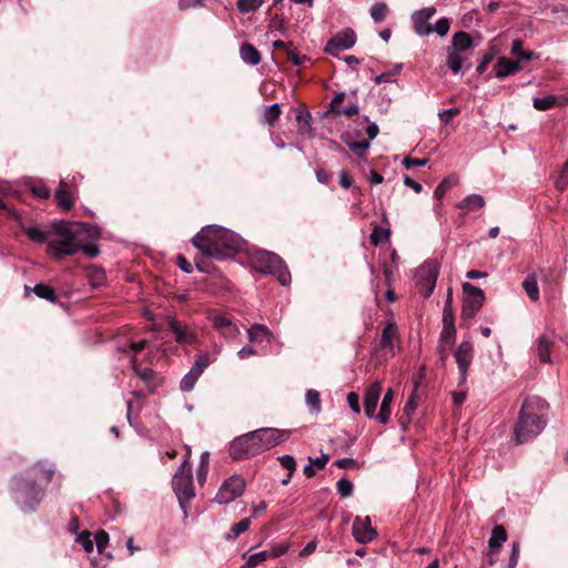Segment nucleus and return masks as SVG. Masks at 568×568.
I'll return each mask as SVG.
<instances>
[{
	"mask_svg": "<svg viewBox=\"0 0 568 568\" xmlns=\"http://www.w3.org/2000/svg\"><path fill=\"white\" fill-rule=\"evenodd\" d=\"M352 532L355 540L359 544H367L377 535L376 530L372 527L368 516L365 518L356 517L353 523Z\"/></svg>",
	"mask_w": 568,
	"mask_h": 568,
	"instance_id": "2eb2a0df",
	"label": "nucleus"
},
{
	"mask_svg": "<svg viewBox=\"0 0 568 568\" xmlns=\"http://www.w3.org/2000/svg\"><path fill=\"white\" fill-rule=\"evenodd\" d=\"M80 250H82L84 252V254L89 257H97L100 253V250L95 244H85V245L81 244Z\"/></svg>",
	"mask_w": 568,
	"mask_h": 568,
	"instance_id": "338daca9",
	"label": "nucleus"
},
{
	"mask_svg": "<svg viewBox=\"0 0 568 568\" xmlns=\"http://www.w3.org/2000/svg\"><path fill=\"white\" fill-rule=\"evenodd\" d=\"M189 457L190 449H187L185 459L181 463L172 479L173 490L184 514H186L189 503L195 496L192 471L189 467Z\"/></svg>",
	"mask_w": 568,
	"mask_h": 568,
	"instance_id": "423d86ee",
	"label": "nucleus"
},
{
	"mask_svg": "<svg viewBox=\"0 0 568 568\" xmlns=\"http://www.w3.org/2000/svg\"><path fill=\"white\" fill-rule=\"evenodd\" d=\"M210 321L216 329H230L232 333L237 332V327L232 323L231 318L224 315L214 314L210 316Z\"/></svg>",
	"mask_w": 568,
	"mask_h": 568,
	"instance_id": "c756f323",
	"label": "nucleus"
},
{
	"mask_svg": "<svg viewBox=\"0 0 568 568\" xmlns=\"http://www.w3.org/2000/svg\"><path fill=\"white\" fill-rule=\"evenodd\" d=\"M518 557H519V544L514 542L513 548H511V555H510L509 562H508L509 568L516 567V565L518 562Z\"/></svg>",
	"mask_w": 568,
	"mask_h": 568,
	"instance_id": "774afa93",
	"label": "nucleus"
},
{
	"mask_svg": "<svg viewBox=\"0 0 568 568\" xmlns=\"http://www.w3.org/2000/svg\"><path fill=\"white\" fill-rule=\"evenodd\" d=\"M290 436L291 430L260 428L233 439L229 453L234 460L247 459L277 446Z\"/></svg>",
	"mask_w": 568,
	"mask_h": 568,
	"instance_id": "f03ea898",
	"label": "nucleus"
},
{
	"mask_svg": "<svg viewBox=\"0 0 568 568\" xmlns=\"http://www.w3.org/2000/svg\"><path fill=\"white\" fill-rule=\"evenodd\" d=\"M346 144L348 149L358 156L364 155L366 150H368L371 146L369 140L347 141Z\"/></svg>",
	"mask_w": 568,
	"mask_h": 568,
	"instance_id": "c03bdc74",
	"label": "nucleus"
},
{
	"mask_svg": "<svg viewBox=\"0 0 568 568\" xmlns=\"http://www.w3.org/2000/svg\"><path fill=\"white\" fill-rule=\"evenodd\" d=\"M192 243L204 256L216 260L229 258L246 245L239 234L215 224L203 226Z\"/></svg>",
	"mask_w": 568,
	"mask_h": 568,
	"instance_id": "f257e3e1",
	"label": "nucleus"
},
{
	"mask_svg": "<svg viewBox=\"0 0 568 568\" xmlns=\"http://www.w3.org/2000/svg\"><path fill=\"white\" fill-rule=\"evenodd\" d=\"M305 403L311 414H318L321 407V395L316 389H308L305 394Z\"/></svg>",
	"mask_w": 568,
	"mask_h": 568,
	"instance_id": "7c9ffc66",
	"label": "nucleus"
},
{
	"mask_svg": "<svg viewBox=\"0 0 568 568\" xmlns=\"http://www.w3.org/2000/svg\"><path fill=\"white\" fill-rule=\"evenodd\" d=\"M170 331L174 334V339L181 345H195L199 343L197 333L187 324H183L176 318L170 317L168 321Z\"/></svg>",
	"mask_w": 568,
	"mask_h": 568,
	"instance_id": "4468645a",
	"label": "nucleus"
},
{
	"mask_svg": "<svg viewBox=\"0 0 568 568\" xmlns=\"http://www.w3.org/2000/svg\"><path fill=\"white\" fill-rule=\"evenodd\" d=\"M454 357L458 367L459 385L467 379V372L474 358V347L469 341L462 342L454 353Z\"/></svg>",
	"mask_w": 568,
	"mask_h": 568,
	"instance_id": "9b49d317",
	"label": "nucleus"
},
{
	"mask_svg": "<svg viewBox=\"0 0 568 568\" xmlns=\"http://www.w3.org/2000/svg\"><path fill=\"white\" fill-rule=\"evenodd\" d=\"M281 113V105L278 103H273L264 110L262 121L268 125H273L280 118Z\"/></svg>",
	"mask_w": 568,
	"mask_h": 568,
	"instance_id": "473e14b6",
	"label": "nucleus"
},
{
	"mask_svg": "<svg viewBox=\"0 0 568 568\" xmlns=\"http://www.w3.org/2000/svg\"><path fill=\"white\" fill-rule=\"evenodd\" d=\"M77 541L79 544H81V546L83 547V549L87 551V552H91L93 551V548H94V542L91 538V534L88 532V531H83L81 534H78L77 536Z\"/></svg>",
	"mask_w": 568,
	"mask_h": 568,
	"instance_id": "09e8293b",
	"label": "nucleus"
},
{
	"mask_svg": "<svg viewBox=\"0 0 568 568\" xmlns=\"http://www.w3.org/2000/svg\"><path fill=\"white\" fill-rule=\"evenodd\" d=\"M290 549V544H278V545H274L272 546L271 550H268L270 552V558H278L283 555H285Z\"/></svg>",
	"mask_w": 568,
	"mask_h": 568,
	"instance_id": "4d7b16f0",
	"label": "nucleus"
},
{
	"mask_svg": "<svg viewBox=\"0 0 568 568\" xmlns=\"http://www.w3.org/2000/svg\"><path fill=\"white\" fill-rule=\"evenodd\" d=\"M494 69L496 78L504 79L508 75L519 72L521 68L518 62L501 57L497 60Z\"/></svg>",
	"mask_w": 568,
	"mask_h": 568,
	"instance_id": "a211bd4d",
	"label": "nucleus"
},
{
	"mask_svg": "<svg viewBox=\"0 0 568 568\" xmlns=\"http://www.w3.org/2000/svg\"><path fill=\"white\" fill-rule=\"evenodd\" d=\"M281 465L288 470V473L293 474L296 468V463L293 456L283 455L278 457Z\"/></svg>",
	"mask_w": 568,
	"mask_h": 568,
	"instance_id": "5fc2aeb1",
	"label": "nucleus"
},
{
	"mask_svg": "<svg viewBox=\"0 0 568 568\" xmlns=\"http://www.w3.org/2000/svg\"><path fill=\"white\" fill-rule=\"evenodd\" d=\"M11 490L16 504L23 513L34 511L42 498V490L36 481L24 476L12 478Z\"/></svg>",
	"mask_w": 568,
	"mask_h": 568,
	"instance_id": "39448f33",
	"label": "nucleus"
},
{
	"mask_svg": "<svg viewBox=\"0 0 568 568\" xmlns=\"http://www.w3.org/2000/svg\"><path fill=\"white\" fill-rule=\"evenodd\" d=\"M356 43V33L347 28L337 32L325 45V52L338 55L341 51L348 50Z\"/></svg>",
	"mask_w": 568,
	"mask_h": 568,
	"instance_id": "f8f14e48",
	"label": "nucleus"
},
{
	"mask_svg": "<svg viewBox=\"0 0 568 568\" xmlns=\"http://www.w3.org/2000/svg\"><path fill=\"white\" fill-rule=\"evenodd\" d=\"M31 192L39 199H49L50 190L42 183L37 182L31 186Z\"/></svg>",
	"mask_w": 568,
	"mask_h": 568,
	"instance_id": "603ef678",
	"label": "nucleus"
},
{
	"mask_svg": "<svg viewBox=\"0 0 568 568\" xmlns=\"http://www.w3.org/2000/svg\"><path fill=\"white\" fill-rule=\"evenodd\" d=\"M240 55L243 62L250 65H256L261 62L260 52L250 43H244L241 45Z\"/></svg>",
	"mask_w": 568,
	"mask_h": 568,
	"instance_id": "5701e85b",
	"label": "nucleus"
},
{
	"mask_svg": "<svg viewBox=\"0 0 568 568\" xmlns=\"http://www.w3.org/2000/svg\"><path fill=\"white\" fill-rule=\"evenodd\" d=\"M439 274V264L435 260L425 261L414 274L417 290L424 297H429L434 292Z\"/></svg>",
	"mask_w": 568,
	"mask_h": 568,
	"instance_id": "6e6552de",
	"label": "nucleus"
},
{
	"mask_svg": "<svg viewBox=\"0 0 568 568\" xmlns=\"http://www.w3.org/2000/svg\"><path fill=\"white\" fill-rule=\"evenodd\" d=\"M131 365H132V369L133 372L144 382H150L153 379L154 377V372L150 368H143V369H139L138 368V365H136V359L135 357H133L131 359Z\"/></svg>",
	"mask_w": 568,
	"mask_h": 568,
	"instance_id": "de8ad7c7",
	"label": "nucleus"
},
{
	"mask_svg": "<svg viewBox=\"0 0 568 568\" xmlns=\"http://www.w3.org/2000/svg\"><path fill=\"white\" fill-rule=\"evenodd\" d=\"M484 205L485 199L481 195L470 194L458 204V207L466 212H471L481 209Z\"/></svg>",
	"mask_w": 568,
	"mask_h": 568,
	"instance_id": "a878e982",
	"label": "nucleus"
},
{
	"mask_svg": "<svg viewBox=\"0 0 568 568\" xmlns=\"http://www.w3.org/2000/svg\"><path fill=\"white\" fill-rule=\"evenodd\" d=\"M33 293L40 297V298H43V300H47L49 302H54L55 301V293L53 291V288L47 284H37L34 287H33Z\"/></svg>",
	"mask_w": 568,
	"mask_h": 568,
	"instance_id": "ea45409f",
	"label": "nucleus"
},
{
	"mask_svg": "<svg viewBox=\"0 0 568 568\" xmlns=\"http://www.w3.org/2000/svg\"><path fill=\"white\" fill-rule=\"evenodd\" d=\"M247 336H248L250 342L266 341V342L271 343L273 339L272 332L268 329L267 326H265L263 324H253L247 329Z\"/></svg>",
	"mask_w": 568,
	"mask_h": 568,
	"instance_id": "412c9836",
	"label": "nucleus"
},
{
	"mask_svg": "<svg viewBox=\"0 0 568 568\" xmlns=\"http://www.w3.org/2000/svg\"><path fill=\"white\" fill-rule=\"evenodd\" d=\"M253 263L258 272L272 274L277 281L286 286L291 283V273L284 261L275 253L268 251H258L253 256Z\"/></svg>",
	"mask_w": 568,
	"mask_h": 568,
	"instance_id": "0eeeda50",
	"label": "nucleus"
},
{
	"mask_svg": "<svg viewBox=\"0 0 568 568\" xmlns=\"http://www.w3.org/2000/svg\"><path fill=\"white\" fill-rule=\"evenodd\" d=\"M435 13L436 9L434 7L424 8L413 13L412 20L414 23L415 32L418 36H428L433 31V29L428 26V22Z\"/></svg>",
	"mask_w": 568,
	"mask_h": 568,
	"instance_id": "f3484780",
	"label": "nucleus"
},
{
	"mask_svg": "<svg viewBox=\"0 0 568 568\" xmlns=\"http://www.w3.org/2000/svg\"><path fill=\"white\" fill-rule=\"evenodd\" d=\"M27 236L37 243H43L48 239L47 232L39 225H31L24 229Z\"/></svg>",
	"mask_w": 568,
	"mask_h": 568,
	"instance_id": "e433bc0d",
	"label": "nucleus"
},
{
	"mask_svg": "<svg viewBox=\"0 0 568 568\" xmlns=\"http://www.w3.org/2000/svg\"><path fill=\"white\" fill-rule=\"evenodd\" d=\"M55 200L58 206L64 211L70 210L74 204L73 196L68 190V185L64 180L60 181L59 187L55 191Z\"/></svg>",
	"mask_w": 568,
	"mask_h": 568,
	"instance_id": "6ab92c4d",
	"label": "nucleus"
},
{
	"mask_svg": "<svg viewBox=\"0 0 568 568\" xmlns=\"http://www.w3.org/2000/svg\"><path fill=\"white\" fill-rule=\"evenodd\" d=\"M557 100L558 97L551 94L542 98H535L532 105L538 111H547L557 105Z\"/></svg>",
	"mask_w": 568,
	"mask_h": 568,
	"instance_id": "c9c22d12",
	"label": "nucleus"
},
{
	"mask_svg": "<svg viewBox=\"0 0 568 568\" xmlns=\"http://www.w3.org/2000/svg\"><path fill=\"white\" fill-rule=\"evenodd\" d=\"M459 114V109L457 108H450V109H446V110H443L438 113V116L440 119V121L445 124H448L450 119L455 115Z\"/></svg>",
	"mask_w": 568,
	"mask_h": 568,
	"instance_id": "bf43d9fd",
	"label": "nucleus"
},
{
	"mask_svg": "<svg viewBox=\"0 0 568 568\" xmlns=\"http://www.w3.org/2000/svg\"><path fill=\"white\" fill-rule=\"evenodd\" d=\"M397 335V326L394 323L387 324L382 333V339L381 343L383 346L393 348L394 346V339Z\"/></svg>",
	"mask_w": 568,
	"mask_h": 568,
	"instance_id": "f704fd0d",
	"label": "nucleus"
},
{
	"mask_svg": "<svg viewBox=\"0 0 568 568\" xmlns=\"http://www.w3.org/2000/svg\"><path fill=\"white\" fill-rule=\"evenodd\" d=\"M389 231L381 226H375L371 233L369 240L374 245L386 243L389 240Z\"/></svg>",
	"mask_w": 568,
	"mask_h": 568,
	"instance_id": "a19ab883",
	"label": "nucleus"
},
{
	"mask_svg": "<svg viewBox=\"0 0 568 568\" xmlns=\"http://www.w3.org/2000/svg\"><path fill=\"white\" fill-rule=\"evenodd\" d=\"M458 183V178L456 175H449L446 179H444L435 189L434 196L440 201L446 192L455 186Z\"/></svg>",
	"mask_w": 568,
	"mask_h": 568,
	"instance_id": "2f4dec72",
	"label": "nucleus"
},
{
	"mask_svg": "<svg viewBox=\"0 0 568 568\" xmlns=\"http://www.w3.org/2000/svg\"><path fill=\"white\" fill-rule=\"evenodd\" d=\"M463 292L464 301L462 315L464 318L470 320L475 317L481 308L485 301V294L481 288L474 286L470 283L463 284Z\"/></svg>",
	"mask_w": 568,
	"mask_h": 568,
	"instance_id": "1a4fd4ad",
	"label": "nucleus"
},
{
	"mask_svg": "<svg viewBox=\"0 0 568 568\" xmlns=\"http://www.w3.org/2000/svg\"><path fill=\"white\" fill-rule=\"evenodd\" d=\"M452 291L447 293L445 306L443 311V322H450L453 320V312H452Z\"/></svg>",
	"mask_w": 568,
	"mask_h": 568,
	"instance_id": "13d9d810",
	"label": "nucleus"
},
{
	"mask_svg": "<svg viewBox=\"0 0 568 568\" xmlns=\"http://www.w3.org/2000/svg\"><path fill=\"white\" fill-rule=\"evenodd\" d=\"M495 51L490 49L488 52L484 54L480 62L477 64L476 72L481 74L487 70L488 64L494 60Z\"/></svg>",
	"mask_w": 568,
	"mask_h": 568,
	"instance_id": "8fccbe9b",
	"label": "nucleus"
},
{
	"mask_svg": "<svg viewBox=\"0 0 568 568\" xmlns=\"http://www.w3.org/2000/svg\"><path fill=\"white\" fill-rule=\"evenodd\" d=\"M568 186V170L566 169V164L562 168V171L560 172L557 181H556V187L559 191H564Z\"/></svg>",
	"mask_w": 568,
	"mask_h": 568,
	"instance_id": "052dcab7",
	"label": "nucleus"
},
{
	"mask_svg": "<svg viewBox=\"0 0 568 568\" xmlns=\"http://www.w3.org/2000/svg\"><path fill=\"white\" fill-rule=\"evenodd\" d=\"M336 487H337L338 494L343 498L349 497L353 494V489H354L353 483L351 480H348L347 478L338 479Z\"/></svg>",
	"mask_w": 568,
	"mask_h": 568,
	"instance_id": "49530a36",
	"label": "nucleus"
},
{
	"mask_svg": "<svg viewBox=\"0 0 568 568\" xmlns=\"http://www.w3.org/2000/svg\"><path fill=\"white\" fill-rule=\"evenodd\" d=\"M415 394H412L403 407V416L399 419L400 426L405 429L410 423L412 415L416 410Z\"/></svg>",
	"mask_w": 568,
	"mask_h": 568,
	"instance_id": "c85d7f7f",
	"label": "nucleus"
},
{
	"mask_svg": "<svg viewBox=\"0 0 568 568\" xmlns=\"http://www.w3.org/2000/svg\"><path fill=\"white\" fill-rule=\"evenodd\" d=\"M428 160L427 159H410V158H406L404 160V165L406 169H410V168H414V166H425L427 164Z\"/></svg>",
	"mask_w": 568,
	"mask_h": 568,
	"instance_id": "e2e57ef3",
	"label": "nucleus"
},
{
	"mask_svg": "<svg viewBox=\"0 0 568 568\" xmlns=\"http://www.w3.org/2000/svg\"><path fill=\"white\" fill-rule=\"evenodd\" d=\"M474 45L473 38L465 31H458L453 36L450 48L464 52Z\"/></svg>",
	"mask_w": 568,
	"mask_h": 568,
	"instance_id": "4be33fe9",
	"label": "nucleus"
},
{
	"mask_svg": "<svg viewBox=\"0 0 568 568\" xmlns=\"http://www.w3.org/2000/svg\"><path fill=\"white\" fill-rule=\"evenodd\" d=\"M548 404L538 396L524 400L518 423L515 427V437L518 444H524L537 437L547 424Z\"/></svg>",
	"mask_w": 568,
	"mask_h": 568,
	"instance_id": "20e7f679",
	"label": "nucleus"
},
{
	"mask_svg": "<svg viewBox=\"0 0 568 568\" xmlns=\"http://www.w3.org/2000/svg\"><path fill=\"white\" fill-rule=\"evenodd\" d=\"M507 540V531L506 529L498 525L493 528L491 536L488 540V545L490 550H497L501 547V545Z\"/></svg>",
	"mask_w": 568,
	"mask_h": 568,
	"instance_id": "bb28decb",
	"label": "nucleus"
},
{
	"mask_svg": "<svg viewBox=\"0 0 568 568\" xmlns=\"http://www.w3.org/2000/svg\"><path fill=\"white\" fill-rule=\"evenodd\" d=\"M387 13V6L384 2H377L371 8V17L375 22L383 21Z\"/></svg>",
	"mask_w": 568,
	"mask_h": 568,
	"instance_id": "a18cd8bd",
	"label": "nucleus"
},
{
	"mask_svg": "<svg viewBox=\"0 0 568 568\" xmlns=\"http://www.w3.org/2000/svg\"><path fill=\"white\" fill-rule=\"evenodd\" d=\"M552 342L545 335L538 337L536 342V352L542 363H550V349Z\"/></svg>",
	"mask_w": 568,
	"mask_h": 568,
	"instance_id": "b1692460",
	"label": "nucleus"
},
{
	"mask_svg": "<svg viewBox=\"0 0 568 568\" xmlns=\"http://www.w3.org/2000/svg\"><path fill=\"white\" fill-rule=\"evenodd\" d=\"M270 558L268 550H262L247 557L242 568H255Z\"/></svg>",
	"mask_w": 568,
	"mask_h": 568,
	"instance_id": "4c0bfd02",
	"label": "nucleus"
},
{
	"mask_svg": "<svg viewBox=\"0 0 568 568\" xmlns=\"http://www.w3.org/2000/svg\"><path fill=\"white\" fill-rule=\"evenodd\" d=\"M393 398H394V393H393V389L389 388L387 389V392L385 393L383 399H382V404H381V408H379V412L377 413L376 415V419L381 423V424H387L390 419V415H392V403H393Z\"/></svg>",
	"mask_w": 568,
	"mask_h": 568,
	"instance_id": "aec40b11",
	"label": "nucleus"
},
{
	"mask_svg": "<svg viewBox=\"0 0 568 568\" xmlns=\"http://www.w3.org/2000/svg\"><path fill=\"white\" fill-rule=\"evenodd\" d=\"M88 281L93 288L102 287L106 282V275L103 268L93 266L88 270Z\"/></svg>",
	"mask_w": 568,
	"mask_h": 568,
	"instance_id": "cd10ccee",
	"label": "nucleus"
},
{
	"mask_svg": "<svg viewBox=\"0 0 568 568\" xmlns=\"http://www.w3.org/2000/svg\"><path fill=\"white\" fill-rule=\"evenodd\" d=\"M344 93H338L337 95H335V98L332 100L331 102V110L337 114H341V110H342V102H343V99H344Z\"/></svg>",
	"mask_w": 568,
	"mask_h": 568,
	"instance_id": "69168bd1",
	"label": "nucleus"
},
{
	"mask_svg": "<svg viewBox=\"0 0 568 568\" xmlns=\"http://www.w3.org/2000/svg\"><path fill=\"white\" fill-rule=\"evenodd\" d=\"M334 465L339 468H353L357 465V462L353 458H339L334 462Z\"/></svg>",
	"mask_w": 568,
	"mask_h": 568,
	"instance_id": "0e129e2a",
	"label": "nucleus"
},
{
	"mask_svg": "<svg viewBox=\"0 0 568 568\" xmlns=\"http://www.w3.org/2000/svg\"><path fill=\"white\" fill-rule=\"evenodd\" d=\"M382 390H383V385H382V382H379V381H376L373 384H371L365 390L364 409H365V415L368 418H376V415H377L376 408H377L378 400L381 398Z\"/></svg>",
	"mask_w": 568,
	"mask_h": 568,
	"instance_id": "dca6fc26",
	"label": "nucleus"
},
{
	"mask_svg": "<svg viewBox=\"0 0 568 568\" xmlns=\"http://www.w3.org/2000/svg\"><path fill=\"white\" fill-rule=\"evenodd\" d=\"M449 28H450L449 20L447 18H440L439 20H437V22L435 24V28H434V31L439 37H445L449 32Z\"/></svg>",
	"mask_w": 568,
	"mask_h": 568,
	"instance_id": "3c124183",
	"label": "nucleus"
},
{
	"mask_svg": "<svg viewBox=\"0 0 568 568\" xmlns=\"http://www.w3.org/2000/svg\"><path fill=\"white\" fill-rule=\"evenodd\" d=\"M250 525H251V520L248 518H244V519L240 520L239 523L234 524L231 528V531L235 536H239V535L245 532L250 528Z\"/></svg>",
	"mask_w": 568,
	"mask_h": 568,
	"instance_id": "864d4df0",
	"label": "nucleus"
},
{
	"mask_svg": "<svg viewBox=\"0 0 568 568\" xmlns=\"http://www.w3.org/2000/svg\"><path fill=\"white\" fill-rule=\"evenodd\" d=\"M53 230L59 237L49 241L47 248L48 253L55 260H62L65 256L74 255L80 251V234L85 233L90 237L99 236V229L85 223L57 221L53 223Z\"/></svg>",
	"mask_w": 568,
	"mask_h": 568,
	"instance_id": "7ed1b4c3",
	"label": "nucleus"
},
{
	"mask_svg": "<svg viewBox=\"0 0 568 568\" xmlns=\"http://www.w3.org/2000/svg\"><path fill=\"white\" fill-rule=\"evenodd\" d=\"M265 0H237L236 6L240 12L250 13L263 6Z\"/></svg>",
	"mask_w": 568,
	"mask_h": 568,
	"instance_id": "58836bf2",
	"label": "nucleus"
},
{
	"mask_svg": "<svg viewBox=\"0 0 568 568\" xmlns=\"http://www.w3.org/2000/svg\"><path fill=\"white\" fill-rule=\"evenodd\" d=\"M463 63H464V58L462 57V52L448 47L446 64L449 68V70L454 74H458L462 71Z\"/></svg>",
	"mask_w": 568,
	"mask_h": 568,
	"instance_id": "393cba45",
	"label": "nucleus"
},
{
	"mask_svg": "<svg viewBox=\"0 0 568 568\" xmlns=\"http://www.w3.org/2000/svg\"><path fill=\"white\" fill-rule=\"evenodd\" d=\"M443 323H444V327L440 333V339L443 342H446L447 344L452 345L455 342V337H456V329H455L454 321L443 322Z\"/></svg>",
	"mask_w": 568,
	"mask_h": 568,
	"instance_id": "37998d69",
	"label": "nucleus"
},
{
	"mask_svg": "<svg viewBox=\"0 0 568 568\" xmlns=\"http://www.w3.org/2000/svg\"><path fill=\"white\" fill-rule=\"evenodd\" d=\"M210 365L207 354H200L196 356L195 362L191 369L182 377L180 388L182 392H191L204 369Z\"/></svg>",
	"mask_w": 568,
	"mask_h": 568,
	"instance_id": "ddd939ff",
	"label": "nucleus"
},
{
	"mask_svg": "<svg viewBox=\"0 0 568 568\" xmlns=\"http://www.w3.org/2000/svg\"><path fill=\"white\" fill-rule=\"evenodd\" d=\"M523 287L531 301L536 302L539 300V288L535 275L528 276L523 282Z\"/></svg>",
	"mask_w": 568,
	"mask_h": 568,
	"instance_id": "72a5a7b5",
	"label": "nucleus"
},
{
	"mask_svg": "<svg viewBox=\"0 0 568 568\" xmlns=\"http://www.w3.org/2000/svg\"><path fill=\"white\" fill-rule=\"evenodd\" d=\"M245 490V480L243 477L234 475L223 481L215 495L219 504H230L240 497Z\"/></svg>",
	"mask_w": 568,
	"mask_h": 568,
	"instance_id": "9d476101",
	"label": "nucleus"
},
{
	"mask_svg": "<svg viewBox=\"0 0 568 568\" xmlns=\"http://www.w3.org/2000/svg\"><path fill=\"white\" fill-rule=\"evenodd\" d=\"M32 470L40 474L47 481H50L54 474V467L48 462H40L32 467Z\"/></svg>",
	"mask_w": 568,
	"mask_h": 568,
	"instance_id": "79ce46f5",
	"label": "nucleus"
},
{
	"mask_svg": "<svg viewBox=\"0 0 568 568\" xmlns=\"http://www.w3.org/2000/svg\"><path fill=\"white\" fill-rule=\"evenodd\" d=\"M109 541V535L104 530H100L95 534V545L99 552H102V549Z\"/></svg>",
	"mask_w": 568,
	"mask_h": 568,
	"instance_id": "680f3d73",
	"label": "nucleus"
},
{
	"mask_svg": "<svg viewBox=\"0 0 568 568\" xmlns=\"http://www.w3.org/2000/svg\"><path fill=\"white\" fill-rule=\"evenodd\" d=\"M347 404L353 413H361L359 396L356 393L351 392L347 394Z\"/></svg>",
	"mask_w": 568,
	"mask_h": 568,
	"instance_id": "6e6d98bb",
	"label": "nucleus"
}]
</instances>
